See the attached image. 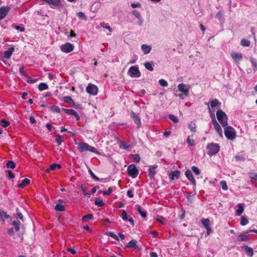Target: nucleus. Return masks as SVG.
I'll return each mask as SVG.
<instances>
[{
    "mask_svg": "<svg viewBox=\"0 0 257 257\" xmlns=\"http://www.w3.org/2000/svg\"><path fill=\"white\" fill-rule=\"evenodd\" d=\"M169 118L175 123H177L179 121L177 117L174 114H169Z\"/></svg>",
    "mask_w": 257,
    "mask_h": 257,
    "instance_id": "45",
    "label": "nucleus"
},
{
    "mask_svg": "<svg viewBox=\"0 0 257 257\" xmlns=\"http://www.w3.org/2000/svg\"><path fill=\"white\" fill-rule=\"evenodd\" d=\"M112 192V189L111 187L108 188L107 190L102 191L100 190L99 192L102 193L104 195H109Z\"/></svg>",
    "mask_w": 257,
    "mask_h": 257,
    "instance_id": "40",
    "label": "nucleus"
},
{
    "mask_svg": "<svg viewBox=\"0 0 257 257\" xmlns=\"http://www.w3.org/2000/svg\"><path fill=\"white\" fill-rule=\"evenodd\" d=\"M77 16L80 19L82 20H87V17L84 15L83 12H78L77 13Z\"/></svg>",
    "mask_w": 257,
    "mask_h": 257,
    "instance_id": "48",
    "label": "nucleus"
},
{
    "mask_svg": "<svg viewBox=\"0 0 257 257\" xmlns=\"http://www.w3.org/2000/svg\"><path fill=\"white\" fill-rule=\"evenodd\" d=\"M216 116L218 120L222 126L224 127L228 125L227 116L221 109H219L216 112Z\"/></svg>",
    "mask_w": 257,
    "mask_h": 257,
    "instance_id": "1",
    "label": "nucleus"
},
{
    "mask_svg": "<svg viewBox=\"0 0 257 257\" xmlns=\"http://www.w3.org/2000/svg\"><path fill=\"white\" fill-rule=\"evenodd\" d=\"M178 88L179 91L182 92L186 96L189 94V89L186 88V85L183 83H180L178 85Z\"/></svg>",
    "mask_w": 257,
    "mask_h": 257,
    "instance_id": "16",
    "label": "nucleus"
},
{
    "mask_svg": "<svg viewBox=\"0 0 257 257\" xmlns=\"http://www.w3.org/2000/svg\"><path fill=\"white\" fill-rule=\"evenodd\" d=\"M210 104L212 108L217 107V108H218V110L221 109L220 107L221 103L216 98H215L212 100H210Z\"/></svg>",
    "mask_w": 257,
    "mask_h": 257,
    "instance_id": "15",
    "label": "nucleus"
},
{
    "mask_svg": "<svg viewBox=\"0 0 257 257\" xmlns=\"http://www.w3.org/2000/svg\"><path fill=\"white\" fill-rule=\"evenodd\" d=\"M21 225L22 224L20 223V224H17V225H15L13 226L16 231H19L20 230V225Z\"/></svg>",
    "mask_w": 257,
    "mask_h": 257,
    "instance_id": "64",
    "label": "nucleus"
},
{
    "mask_svg": "<svg viewBox=\"0 0 257 257\" xmlns=\"http://www.w3.org/2000/svg\"><path fill=\"white\" fill-rule=\"evenodd\" d=\"M121 217L124 221L128 220L127 214L125 211L123 210L121 213Z\"/></svg>",
    "mask_w": 257,
    "mask_h": 257,
    "instance_id": "54",
    "label": "nucleus"
},
{
    "mask_svg": "<svg viewBox=\"0 0 257 257\" xmlns=\"http://www.w3.org/2000/svg\"><path fill=\"white\" fill-rule=\"evenodd\" d=\"M67 114L68 115H72L75 117L77 120H79L80 117L78 113L74 109H68Z\"/></svg>",
    "mask_w": 257,
    "mask_h": 257,
    "instance_id": "24",
    "label": "nucleus"
},
{
    "mask_svg": "<svg viewBox=\"0 0 257 257\" xmlns=\"http://www.w3.org/2000/svg\"><path fill=\"white\" fill-rule=\"evenodd\" d=\"M180 172L176 170L172 171L169 174V178L172 180H174L175 179H178L179 178Z\"/></svg>",
    "mask_w": 257,
    "mask_h": 257,
    "instance_id": "21",
    "label": "nucleus"
},
{
    "mask_svg": "<svg viewBox=\"0 0 257 257\" xmlns=\"http://www.w3.org/2000/svg\"><path fill=\"white\" fill-rule=\"evenodd\" d=\"M224 134L225 137L229 140H233L235 138L236 132L234 129L231 126L224 127Z\"/></svg>",
    "mask_w": 257,
    "mask_h": 257,
    "instance_id": "4",
    "label": "nucleus"
},
{
    "mask_svg": "<svg viewBox=\"0 0 257 257\" xmlns=\"http://www.w3.org/2000/svg\"><path fill=\"white\" fill-rule=\"evenodd\" d=\"M188 126L191 132L192 133L196 132V125L195 123L191 121L189 124H188Z\"/></svg>",
    "mask_w": 257,
    "mask_h": 257,
    "instance_id": "28",
    "label": "nucleus"
},
{
    "mask_svg": "<svg viewBox=\"0 0 257 257\" xmlns=\"http://www.w3.org/2000/svg\"><path fill=\"white\" fill-rule=\"evenodd\" d=\"M16 216L17 218H19L21 220H23L24 216H23V215L21 213H20V212L17 213L16 214Z\"/></svg>",
    "mask_w": 257,
    "mask_h": 257,
    "instance_id": "63",
    "label": "nucleus"
},
{
    "mask_svg": "<svg viewBox=\"0 0 257 257\" xmlns=\"http://www.w3.org/2000/svg\"><path fill=\"white\" fill-rule=\"evenodd\" d=\"M220 185L223 190H227V185L226 182L225 181H221L220 183Z\"/></svg>",
    "mask_w": 257,
    "mask_h": 257,
    "instance_id": "53",
    "label": "nucleus"
},
{
    "mask_svg": "<svg viewBox=\"0 0 257 257\" xmlns=\"http://www.w3.org/2000/svg\"><path fill=\"white\" fill-rule=\"evenodd\" d=\"M108 235L109 236L111 237L112 238H113L115 239V240H117V241H118V240H119V238H118V237H117V236L116 234H115L114 233H113V232H108Z\"/></svg>",
    "mask_w": 257,
    "mask_h": 257,
    "instance_id": "57",
    "label": "nucleus"
},
{
    "mask_svg": "<svg viewBox=\"0 0 257 257\" xmlns=\"http://www.w3.org/2000/svg\"><path fill=\"white\" fill-rule=\"evenodd\" d=\"M30 183V180L27 178H25L22 181V183L18 185V187L20 188H23L24 187L29 184Z\"/></svg>",
    "mask_w": 257,
    "mask_h": 257,
    "instance_id": "25",
    "label": "nucleus"
},
{
    "mask_svg": "<svg viewBox=\"0 0 257 257\" xmlns=\"http://www.w3.org/2000/svg\"><path fill=\"white\" fill-rule=\"evenodd\" d=\"M0 216L1 217H4L6 219H8L9 217V215H7L6 212L3 210L0 211Z\"/></svg>",
    "mask_w": 257,
    "mask_h": 257,
    "instance_id": "58",
    "label": "nucleus"
},
{
    "mask_svg": "<svg viewBox=\"0 0 257 257\" xmlns=\"http://www.w3.org/2000/svg\"><path fill=\"white\" fill-rule=\"evenodd\" d=\"M250 232H249V230H248L240 233L237 237V240L238 241H248L249 238L247 234Z\"/></svg>",
    "mask_w": 257,
    "mask_h": 257,
    "instance_id": "10",
    "label": "nucleus"
},
{
    "mask_svg": "<svg viewBox=\"0 0 257 257\" xmlns=\"http://www.w3.org/2000/svg\"><path fill=\"white\" fill-rule=\"evenodd\" d=\"M6 167L8 168L14 169L16 165L13 161H9L6 164Z\"/></svg>",
    "mask_w": 257,
    "mask_h": 257,
    "instance_id": "37",
    "label": "nucleus"
},
{
    "mask_svg": "<svg viewBox=\"0 0 257 257\" xmlns=\"http://www.w3.org/2000/svg\"><path fill=\"white\" fill-rule=\"evenodd\" d=\"M250 62L253 67V69L254 72L257 71V60L252 57L250 58Z\"/></svg>",
    "mask_w": 257,
    "mask_h": 257,
    "instance_id": "29",
    "label": "nucleus"
},
{
    "mask_svg": "<svg viewBox=\"0 0 257 257\" xmlns=\"http://www.w3.org/2000/svg\"><path fill=\"white\" fill-rule=\"evenodd\" d=\"M7 172L8 173V178L9 179H13V178H14L15 176L12 173V171L8 170Z\"/></svg>",
    "mask_w": 257,
    "mask_h": 257,
    "instance_id": "56",
    "label": "nucleus"
},
{
    "mask_svg": "<svg viewBox=\"0 0 257 257\" xmlns=\"http://www.w3.org/2000/svg\"><path fill=\"white\" fill-rule=\"evenodd\" d=\"M131 116L133 119L135 123L138 125V127L139 128L141 125V121L138 115L132 111L131 113Z\"/></svg>",
    "mask_w": 257,
    "mask_h": 257,
    "instance_id": "13",
    "label": "nucleus"
},
{
    "mask_svg": "<svg viewBox=\"0 0 257 257\" xmlns=\"http://www.w3.org/2000/svg\"><path fill=\"white\" fill-rule=\"evenodd\" d=\"M74 49V45L69 42H67L60 46L61 51L65 53H68L73 51Z\"/></svg>",
    "mask_w": 257,
    "mask_h": 257,
    "instance_id": "7",
    "label": "nucleus"
},
{
    "mask_svg": "<svg viewBox=\"0 0 257 257\" xmlns=\"http://www.w3.org/2000/svg\"><path fill=\"white\" fill-rule=\"evenodd\" d=\"M242 248L244 249L245 252L248 256L250 257H252L253 256V250L252 248L246 245H243Z\"/></svg>",
    "mask_w": 257,
    "mask_h": 257,
    "instance_id": "22",
    "label": "nucleus"
},
{
    "mask_svg": "<svg viewBox=\"0 0 257 257\" xmlns=\"http://www.w3.org/2000/svg\"><path fill=\"white\" fill-rule=\"evenodd\" d=\"M141 47L145 54L149 53L152 49L150 46L145 44L142 45Z\"/></svg>",
    "mask_w": 257,
    "mask_h": 257,
    "instance_id": "27",
    "label": "nucleus"
},
{
    "mask_svg": "<svg viewBox=\"0 0 257 257\" xmlns=\"http://www.w3.org/2000/svg\"><path fill=\"white\" fill-rule=\"evenodd\" d=\"M127 172L128 175L132 178H136L139 175V170L136 166L132 164L128 166L127 169Z\"/></svg>",
    "mask_w": 257,
    "mask_h": 257,
    "instance_id": "5",
    "label": "nucleus"
},
{
    "mask_svg": "<svg viewBox=\"0 0 257 257\" xmlns=\"http://www.w3.org/2000/svg\"><path fill=\"white\" fill-rule=\"evenodd\" d=\"M237 206L238 209L236 210V215L240 216L243 212L244 208L241 203H238Z\"/></svg>",
    "mask_w": 257,
    "mask_h": 257,
    "instance_id": "26",
    "label": "nucleus"
},
{
    "mask_svg": "<svg viewBox=\"0 0 257 257\" xmlns=\"http://www.w3.org/2000/svg\"><path fill=\"white\" fill-rule=\"evenodd\" d=\"M51 110L53 112L59 113L60 112V109L56 105H53L51 107Z\"/></svg>",
    "mask_w": 257,
    "mask_h": 257,
    "instance_id": "50",
    "label": "nucleus"
},
{
    "mask_svg": "<svg viewBox=\"0 0 257 257\" xmlns=\"http://www.w3.org/2000/svg\"><path fill=\"white\" fill-rule=\"evenodd\" d=\"M86 92L91 95H95L98 92V88L94 84H89L86 88Z\"/></svg>",
    "mask_w": 257,
    "mask_h": 257,
    "instance_id": "8",
    "label": "nucleus"
},
{
    "mask_svg": "<svg viewBox=\"0 0 257 257\" xmlns=\"http://www.w3.org/2000/svg\"><path fill=\"white\" fill-rule=\"evenodd\" d=\"M1 123H2V126L3 127H6L8 126H9L10 124V122L5 119H2L1 120Z\"/></svg>",
    "mask_w": 257,
    "mask_h": 257,
    "instance_id": "49",
    "label": "nucleus"
},
{
    "mask_svg": "<svg viewBox=\"0 0 257 257\" xmlns=\"http://www.w3.org/2000/svg\"><path fill=\"white\" fill-rule=\"evenodd\" d=\"M100 26L101 27H103V28H106V29H107L109 32H112V28L109 26H108V25H106V24L104 23V22H101L100 23Z\"/></svg>",
    "mask_w": 257,
    "mask_h": 257,
    "instance_id": "47",
    "label": "nucleus"
},
{
    "mask_svg": "<svg viewBox=\"0 0 257 257\" xmlns=\"http://www.w3.org/2000/svg\"><path fill=\"white\" fill-rule=\"evenodd\" d=\"M88 172L89 173V174L90 175V176H91V177L94 179L95 180V181H100V179L97 177L94 174V173L92 172V171L90 169H88Z\"/></svg>",
    "mask_w": 257,
    "mask_h": 257,
    "instance_id": "42",
    "label": "nucleus"
},
{
    "mask_svg": "<svg viewBox=\"0 0 257 257\" xmlns=\"http://www.w3.org/2000/svg\"><path fill=\"white\" fill-rule=\"evenodd\" d=\"M78 145V151L80 153H83L85 151H89L93 153H97V151L95 148L90 146L87 143L85 142H80Z\"/></svg>",
    "mask_w": 257,
    "mask_h": 257,
    "instance_id": "2",
    "label": "nucleus"
},
{
    "mask_svg": "<svg viewBox=\"0 0 257 257\" xmlns=\"http://www.w3.org/2000/svg\"><path fill=\"white\" fill-rule=\"evenodd\" d=\"M231 56L233 60L238 63L242 59V55L241 53L233 52L231 54Z\"/></svg>",
    "mask_w": 257,
    "mask_h": 257,
    "instance_id": "17",
    "label": "nucleus"
},
{
    "mask_svg": "<svg viewBox=\"0 0 257 257\" xmlns=\"http://www.w3.org/2000/svg\"><path fill=\"white\" fill-rule=\"evenodd\" d=\"M248 223V220L246 217L241 216L240 219V224L242 226L246 225Z\"/></svg>",
    "mask_w": 257,
    "mask_h": 257,
    "instance_id": "38",
    "label": "nucleus"
},
{
    "mask_svg": "<svg viewBox=\"0 0 257 257\" xmlns=\"http://www.w3.org/2000/svg\"><path fill=\"white\" fill-rule=\"evenodd\" d=\"M159 84L162 86L167 87L168 85L167 81L163 79L159 80Z\"/></svg>",
    "mask_w": 257,
    "mask_h": 257,
    "instance_id": "52",
    "label": "nucleus"
},
{
    "mask_svg": "<svg viewBox=\"0 0 257 257\" xmlns=\"http://www.w3.org/2000/svg\"><path fill=\"white\" fill-rule=\"evenodd\" d=\"M19 72L20 74H21L22 75L25 76L26 77H28V75L25 73L24 71V67L23 66H21L19 68Z\"/></svg>",
    "mask_w": 257,
    "mask_h": 257,
    "instance_id": "59",
    "label": "nucleus"
},
{
    "mask_svg": "<svg viewBox=\"0 0 257 257\" xmlns=\"http://www.w3.org/2000/svg\"><path fill=\"white\" fill-rule=\"evenodd\" d=\"M93 218V215L92 214H88L82 217V219L83 221H85L87 219H92Z\"/></svg>",
    "mask_w": 257,
    "mask_h": 257,
    "instance_id": "51",
    "label": "nucleus"
},
{
    "mask_svg": "<svg viewBox=\"0 0 257 257\" xmlns=\"http://www.w3.org/2000/svg\"><path fill=\"white\" fill-rule=\"evenodd\" d=\"M127 195L130 198H133L134 195L133 192V191L131 190H128L127 191Z\"/></svg>",
    "mask_w": 257,
    "mask_h": 257,
    "instance_id": "62",
    "label": "nucleus"
},
{
    "mask_svg": "<svg viewBox=\"0 0 257 257\" xmlns=\"http://www.w3.org/2000/svg\"><path fill=\"white\" fill-rule=\"evenodd\" d=\"M241 45L243 47H248L250 45V42L246 39H242L240 42Z\"/></svg>",
    "mask_w": 257,
    "mask_h": 257,
    "instance_id": "32",
    "label": "nucleus"
},
{
    "mask_svg": "<svg viewBox=\"0 0 257 257\" xmlns=\"http://www.w3.org/2000/svg\"><path fill=\"white\" fill-rule=\"evenodd\" d=\"M137 241L135 239H132L126 245L128 248H132L140 250L141 248L137 245Z\"/></svg>",
    "mask_w": 257,
    "mask_h": 257,
    "instance_id": "20",
    "label": "nucleus"
},
{
    "mask_svg": "<svg viewBox=\"0 0 257 257\" xmlns=\"http://www.w3.org/2000/svg\"><path fill=\"white\" fill-rule=\"evenodd\" d=\"M185 174L187 178L191 182V184L194 186H195L196 181L194 178L191 171L190 170H187L186 171Z\"/></svg>",
    "mask_w": 257,
    "mask_h": 257,
    "instance_id": "11",
    "label": "nucleus"
},
{
    "mask_svg": "<svg viewBox=\"0 0 257 257\" xmlns=\"http://www.w3.org/2000/svg\"><path fill=\"white\" fill-rule=\"evenodd\" d=\"M201 222L205 228L210 226L209 225V220L207 218L202 219Z\"/></svg>",
    "mask_w": 257,
    "mask_h": 257,
    "instance_id": "46",
    "label": "nucleus"
},
{
    "mask_svg": "<svg viewBox=\"0 0 257 257\" xmlns=\"http://www.w3.org/2000/svg\"><path fill=\"white\" fill-rule=\"evenodd\" d=\"M249 176L251 179H254V180L257 181V173H252V172L249 173Z\"/></svg>",
    "mask_w": 257,
    "mask_h": 257,
    "instance_id": "55",
    "label": "nucleus"
},
{
    "mask_svg": "<svg viewBox=\"0 0 257 257\" xmlns=\"http://www.w3.org/2000/svg\"><path fill=\"white\" fill-rule=\"evenodd\" d=\"M56 138L55 139V141L56 143H57V145L59 146L61 145L62 142H63L62 137L60 135H57L56 136Z\"/></svg>",
    "mask_w": 257,
    "mask_h": 257,
    "instance_id": "39",
    "label": "nucleus"
},
{
    "mask_svg": "<svg viewBox=\"0 0 257 257\" xmlns=\"http://www.w3.org/2000/svg\"><path fill=\"white\" fill-rule=\"evenodd\" d=\"M15 49L14 47H12L8 49V50L5 51L4 52L3 57L2 58V61L4 62L6 64H7L6 61L5 60V59H9L11 57V56L14 52Z\"/></svg>",
    "mask_w": 257,
    "mask_h": 257,
    "instance_id": "9",
    "label": "nucleus"
},
{
    "mask_svg": "<svg viewBox=\"0 0 257 257\" xmlns=\"http://www.w3.org/2000/svg\"><path fill=\"white\" fill-rule=\"evenodd\" d=\"M55 209L57 211H63L65 209V206L62 204H57L55 205Z\"/></svg>",
    "mask_w": 257,
    "mask_h": 257,
    "instance_id": "33",
    "label": "nucleus"
},
{
    "mask_svg": "<svg viewBox=\"0 0 257 257\" xmlns=\"http://www.w3.org/2000/svg\"><path fill=\"white\" fill-rule=\"evenodd\" d=\"M56 168L60 169L61 168V166L58 164H52L50 166L49 168H48L46 170L45 172L49 173L50 171H53Z\"/></svg>",
    "mask_w": 257,
    "mask_h": 257,
    "instance_id": "23",
    "label": "nucleus"
},
{
    "mask_svg": "<svg viewBox=\"0 0 257 257\" xmlns=\"http://www.w3.org/2000/svg\"><path fill=\"white\" fill-rule=\"evenodd\" d=\"M15 29L17 30H20L21 32H24L25 31V28L24 27H21L19 25L15 27Z\"/></svg>",
    "mask_w": 257,
    "mask_h": 257,
    "instance_id": "61",
    "label": "nucleus"
},
{
    "mask_svg": "<svg viewBox=\"0 0 257 257\" xmlns=\"http://www.w3.org/2000/svg\"><path fill=\"white\" fill-rule=\"evenodd\" d=\"M94 203L98 207H102L104 205L102 199L100 198H96L95 199Z\"/></svg>",
    "mask_w": 257,
    "mask_h": 257,
    "instance_id": "30",
    "label": "nucleus"
},
{
    "mask_svg": "<svg viewBox=\"0 0 257 257\" xmlns=\"http://www.w3.org/2000/svg\"><path fill=\"white\" fill-rule=\"evenodd\" d=\"M127 74L131 77H140L141 75L138 65L131 66L128 70Z\"/></svg>",
    "mask_w": 257,
    "mask_h": 257,
    "instance_id": "6",
    "label": "nucleus"
},
{
    "mask_svg": "<svg viewBox=\"0 0 257 257\" xmlns=\"http://www.w3.org/2000/svg\"><path fill=\"white\" fill-rule=\"evenodd\" d=\"M235 158L237 161H243L244 160V158L240 155H237L235 156Z\"/></svg>",
    "mask_w": 257,
    "mask_h": 257,
    "instance_id": "60",
    "label": "nucleus"
},
{
    "mask_svg": "<svg viewBox=\"0 0 257 257\" xmlns=\"http://www.w3.org/2000/svg\"><path fill=\"white\" fill-rule=\"evenodd\" d=\"M193 135L192 136H189L187 139V143L191 146H193L195 144V141L194 139L191 138V137H193Z\"/></svg>",
    "mask_w": 257,
    "mask_h": 257,
    "instance_id": "35",
    "label": "nucleus"
},
{
    "mask_svg": "<svg viewBox=\"0 0 257 257\" xmlns=\"http://www.w3.org/2000/svg\"><path fill=\"white\" fill-rule=\"evenodd\" d=\"M206 149L207 150V154L210 156L217 154L220 150V147L219 145L215 143H211L207 146Z\"/></svg>",
    "mask_w": 257,
    "mask_h": 257,
    "instance_id": "3",
    "label": "nucleus"
},
{
    "mask_svg": "<svg viewBox=\"0 0 257 257\" xmlns=\"http://www.w3.org/2000/svg\"><path fill=\"white\" fill-rule=\"evenodd\" d=\"M192 170L193 172L196 175H199L201 174V171L200 169L197 167L196 166H193L192 167Z\"/></svg>",
    "mask_w": 257,
    "mask_h": 257,
    "instance_id": "43",
    "label": "nucleus"
},
{
    "mask_svg": "<svg viewBox=\"0 0 257 257\" xmlns=\"http://www.w3.org/2000/svg\"><path fill=\"white\" fill-rule=\"evenodd\" d=\"M10 10V8L9 7L0 8V21L5 18Z\"/></svg>",
    "mask_w": 257,
    "mask_h": 257,
    "instance_id": "12",
    "label": "nucleus"
},
{
    "mask_svg": "<svg viewBox=\"0 0 257 257\" xmlns=\"http://www.w3.org/2000/svg\"><path fill=\"white\" fill-rule=\"evenodd\" d=\"M135 209L139 212L141 216L145 218L147 217V213L145 209H143L139 204L135 206Z\"/></svg>",
    "mask_w": 257,
    "mask_h": 257,
    "instance_id": "18",
    "label": "nucleus"
},
{
    "mask_svg": "<svg viewBox=\"0 0 257 257\" xmlns=\"http://www.w3.org/2000/svg\"><path fill=\"white\" fill-rule=\"evenodd\" d=\"M48 85L44 82L41 83L38 86V89L40 91H43L48 89Z\"/></svg>",
    "mask_w": 257,
    "mask_h": 257,
    "instance_id": "31",
    "label": "nucleus"
},
{
    "mask_svg": "<svg viewBox=\"0 0 257 257\" xmlns=\"http://www.w3.org/2000/svg\"><path fill=\"white\" fill-rule=\"evenodd\" d=\"M132 157L134 159V161L136 163H138L141 161V157L139 154H136L131 155Z\"/></svg>",
    "mask_w": 257,
    "mask_h": 257,
    "instance_id": "36",
    "label": "nucleus"
},
{
    "mask_svg": "<svg viewBox=\"0 0 257 257\" xmlns=\"http://www.w3.org/2000/svg\"><path fill=\"white\" fill-rule=\"evenodd\" d=\"M132 14L135 17H136L137 18H138L139 20H141L142 19V17H141V14H140V13L139 11H138L137 10H134L132 12Z\"/></svg>",
    "mask_w": 257,
    "mask_h": 257,
    "instance_id": "44",
    "label": "nucleus"
},
{
    "mask_svg": "<svg viewBox=\"0 0 257 257\" xmlns=\"http://www.w3.org/2000/svg\"><path fill=\"white\" fill-rule=\"evenodd\" d=\"M63 99L65 102L68 103L69 104H73V105H74V101L71 96H65L63 98Z\"/></svg>",
    "mask_w": 257,
    "mask_h": 257,
    "instance_id": "34",
    "label": "nucleus"
},
{
    "mask_svg": "<svg viewBox=\"0 0 257 257\" xmlns=\"http://www.w3.org/2000/svg\"><path fill=\"white\" fill-rule=\"evenodd\" d=\"M144 66L147 69H148L151 71H153L154 70V68L152 66V64L149 62H146L144 64Z\"/></svg>",
    "mask_w": 257,
    "mask_h": 257,
    "instance_id": "41",
    "label": "nucleus"
},
{
    "mask_svg": "<svg viewBox=\"0 0 257 257\" xmlns=\"http://www.w3.org/2000/svg\"><path fill=\"white\" fill-rule=\"evenodd\" d=\"M212 121L215 130L220 136L222 137V131L220 124L218 123L214 117L213 119H212Z\"/></svg>",
    "mask_w": 257,
    "mask_h": 257,
    "instance_id": "14",
    "label": "nucleus"
},
{
    "mask_svg": "<svg viewBox=\"0 0 257 257\" xmlns=\"http://www.w3.org/2000/svg\"><path fill=\"white\" fill-rule=\"evenodd\" d=\"M157 166L153 165L151 166L149 169V175L151 179H154L155 175L156 174V170L157 169Z\"/></svg>",
    "mask_w": 257,
    "mask_h": 257,
    "instance_id": "19",
    "label": "nucleus"
}]
</instances>
